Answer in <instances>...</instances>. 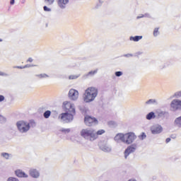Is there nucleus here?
I'll return each instance as SVG.
<instances>
[{"label":"nucleus","instance_id":"1","mask_svg":"<svg viewBox=\"0 0 181 181\" xmlns=\"http://www.w3.org/2000/svg\"><path fill=\"white\" fill-rule=\"evenodd\" d=\"M98 95V89L94 87L88 88L83 94V101L85 103H91L95 100V97Z\"/></svg>","mask_w":181,"mask_h":181},{"label":"nucleus","instance_id":"2","mask_svg":"<svg viewBox=\"0 0 181 181\" xmlns=\"http://www.w3.org/2000/svg\"><path fill=\"white\" fill-rule=\"evenodd\" d=\"M116 138H117V139H120V141L124 144L129 145L136 139V135H135V133L134 132H129L124 134L119 133L117 134Z\"/></svg>","mask_w":181,"mask_h":181},{"label":"nucleus","instance_id":"3","mask_svg":"<svg viewBox=\"0 0 181 181\" xmlns=\"http://www.w3.org/2000/svg\"><path fill=\"white\" fill-rule=\"evenodd\" d=\"M81 135L83 138H89L90 141H95L97 139V135L95 130H88L83 129L81 132Z\"/></svg>","mask_w":181,"mask_h":181},{"label":"nucleus","instance_id":"4","mask_svg":"<svg viewBox=\"0 0 181 181\" xmlns=\"http://www.w3.org/2000/svg\"><path fill=\"white\" fill-rule=\"evenodd\" d=\"M17 128L20 132L22 134L28 132L30 129V124L28 122L21 120L16 123Z\"/></svg>","mask_w":181,"mask_h":181},{"label":"nucleus","instance_id":"5","mask_svg":"<svg viewBox=\"0 0 181 181\" xmlns=\"http://www.w3.org/2000/svg\"><path fill=\"white\" fill-rule=\"evenodd\" d=\"M62 108L66 112H70L76 114V108H74V104L69 101H64L62 104Z\"/></svg>","mask_w":181,"mask_h":181},{"label":"nucleus","instance_id":"6","mask_svg":"<svg viewBox=\"0 0 181 181\" xmlns=\"http://www.w3.org/2000/svg\"><path fill=\"white\" fill-rule=\"evenodd\" d=\"M74 115H76L75 113H70L66 112L59 115V119H61V121H64V122H71V121L74 119Z\"/></svg>","mask_w":181,"mask_h":181},{"label":"nucleus","instance_id":"7","mask_svg":"<svg viewBox=\"0 0 181 181\" xmlns=\"http://www.w3.org/2000/svg\"><path fill=\"white\" fill-rule=\"evenodd\" d=\"M84 122L87 127H93V125L98 124V120H97L95 117H91L90 116L87 115L84 118Z\"/></svg>","mask_w":181,"mask_h":181},{"label":"nucleus","instance_id":"8","mask_svg":"<svg viewBox=\"0 0 181 181\" xmlns=\"http://www.w3.org/2000/svg\"><path fill=\"white\" fill-rule=\"evenodd\" d=\"M136 150V144H132L127 148L124 151V158L127 159L128 156H129V153H132V152H135Z\"/></svg>","mask_w":181,"mask_h":181},{"label":"nucleus","instance_id":"9","mask_svg":"<svg viewBox=\"0 0 181 181\" xmlns=\"http://www.w3.org/2000/svg\"><path fill=\"white\" fill-rule=\"evenodd\" d=\"M170 107L173 111H176L181 108V100H173L171 102Z\"/></svg>","mask_w":181,"mask_h":181},{"label":"nucleus","instance_id":"10","mask_svg":"<svg viewBox=\"0 0 181 181\" xmlns=\"http://www.w3.org/2000/svg\"><path fill=\"white\" fill-rule=\"evenodd\" d=\"M69 97L71 100H77L78 98V91L75 89H71L69 92Z\"/></svg>","mask_w":181,"mask_h":181},{"label":"nucleus","instance_id":"11","mask_svg":"<svg viewBox=\"0 0 181 181\" xmlns=\"http://www.w3.org/2000/svg\"><path fill=\"white\" fill-rule=\"evenodd\" d=\"M57 4L61 9H64L69 4V0H57Z\"/></svg>","mask_w":181,"mask_h":181},{"label":"nucleus","instance_id":"12","mask_svg":"<svg viewBox=\"0 0 181 181\" xmlns=\"http://www.w3.org/2000/svg\"><path fill=\"white\" fill-rule=\"evenodd\" d=\"M162 127L160 126H154L151 128L152 134H160L162 132Z\"/></svg>","mask_w":181,"mask_h":181},{"label":"nucleus","instance_id":"13","mask_svg":"<svg viewBox=\"0 0 181 181\" xmlns=\"http://www.w3.org/2000/svg\"><path fill=\"white\" fill-rule=\"evenodd\" d=\"M16 175L18 177H28V175L21 170H16Z\"/></svg>","mask_w":181,"mask_h":181},{"label":"nucleus","instance_id":"14","mask_svg":"<svg viewBox=\"0 0 181 181\" xmlns=\"http://www.w3.org/2000/svg\"><path fill=\"white\" fill-rule=\"evenodd\" d=\"M30 175L32 176V177H39V172H37V170L35 169H31L30 170Z\"/></svg>","mask_w":181,"mask_h":181},{"label":"nucleus","instance_id":"15","mask_svg":"<svg viewBox=\"0 0 181 181\" xmlns=\"http://www.w3.org/2000/svg\"><path fill=\"white\" fill-rule=\"evenodd\" d=\"M175 124L179 128H181V116L175 119Z\"/></svg>","mask_w":181,"mask_h":181},{"label":"nucleus","instance_id":"16","mask_svg":"<svg viewBox=\"0 0 181 181\" xmlns=\"http://www.w3.org/2000/svg\"><path fill=\"white\" fill-rule=\"evenodd\" d=\"M142 39V36H135V37H130V40H133V42H139Z\"/></svg>","mask_w":181,"mask_h":181},{"label":"nucleus","instance_id":"17","mask_svg":"<svg viewBox=\"0 0 181 181\" xmlns=\"http://www.w3.org/2000/svg\"><path fill=\"white\" fill-rule=\"evenodd\" d=\"M146 118L147 119H152V118H155V113H153V112L148 113L146 115Z\"/></svg>","mask_w":181,"mask_h":181},{"label":"nucleus","instance_id":"18","mask_svg":"<svg viewBox=\"0 0 181 181\" xmlns=\"http://www.w3.org/2000/svg\"><path fill=\"white\" fill-rule=\"evenodd\" d=\"M1 156L4 158V159H9V158L11 157V154L8 153H1Z\"/></svg>","mask_w":181,"mask_h":181},{"label":"nucleus","instance_id":"19","mask_svg":"<svg viewBox=\"0 0 181 181\" xmlns=\"http://www.w3.org/2000/svg\"><path fill=\"white\" fill-rule=\"evenodd\" d=\"M50 115H52V112H50V110H47L44 113V117H45L46 119L49 118Z\"/></svg>","mask_w":181,"mask_h":181},{"label":"nucleus","instance_id":"20","mask_svg":"<svg viewBox=\"0 0 181 181\" xmlns=\"http://www.w3.org/2000/svg\"><path fill=\"white\" fill-rule=\"evenodd\" d=\"M103 134H105V130H104V129H100V130H98V131L95 133V135H96L97 138H98V135H103Z\"/></svg>","mask_w":181,"mask_h":181},{"label":"nucleus","instance_id":"21","mask_svg":"<svg viewBox=\"0 0 181 181\" xmlns=\"http://www.w3.org/2000/svg\"><path fill=\"white\" fill-rule=\"evenodd\" d=\"M158 35H159V28H156L154 29L153 35L158 36Z\"/></svg>","mask_w":181,"mask_h":181},{"label":"nucleus","instance_id":"22","mask_svg":"<svg viewBox=\"0 0 181 181\" xmlns=\"http://www.w3.org/2000/svg\"><path fill=\"white\" fill-rule=\"evenodd\" d=\"M69 80H76V78H78V76L71 75L69 76Z\"/></svg>","mask_w":181,"mask_h":181},{"label":"nucleus","instance_id":"23","mask_svg":"<svg viewBox=\"0 0 181 181\" xmlns=\"http://www.w3.org/2000/svg\"><path fill=\"white\" fill-rule=\"evenodd\" d=\"M45 2H47V5H53L54 0H45Z\"/></svg>","mask_w":181,"mask_h":181},{"label":"nucleus","instance_id":"24","mask_svg":"<svg viewBox=\"0 0 181 181\" xmlns=\"http://www.w3.org/2000/svg\"><path fill=\"white\" fill-rule=\"evenodd\" d=\"M174 96L176 97L177 98H179L181 97V90L180 91H178L177 93H175L174 94Z\"/></svg>","mask_w":181,"mask_h":181},{"label":"nucleus","instance_id":"25","mask_svg":"<svg viewBox=\"0 0 181 181\" xmlns=\"http://www.w3.org/2000/svg\"><path fill=\"white\" fill-rule=\"evenodd\" d=\"M43 9H44V11H45V12H50V11H52V9L49 8V7H47V6H45L43 7Z\"/></svg>","mask_w":181,"mask_h":181},{"label":"nucleus","instance_id":"26","mask_svg":"<svg viewBox=\"0 0 181 181\" xmlns=\"http://www.w3.org/2000/svg\"><path fill=\"white\" fill-rule=\"evenodd\" d=\"M140 139H145V138H146V134H145V133H142L140 136H139Z\"/></svg>","mask_w":181,"mask_h":181},{"label":"nucleus","instance_id":"27","mask_svg":"<svg viewBox=\"0 0 181 181\" xmlns=\"http://www.w3.org/2000/svg\"><path fill=\"white\" fill-rule=\"evenodd\" d=\"M115 76L117 77H120V76H122V71H117V72H115Z\"/></svg>","mask_w":181,"mask_h":181},{"label":"nucleus","instance_id":"28","mask_svg":"<svg viewBox=\"0 0 181 181\" xmlns=\"http://www.w3.org/2000/svg\"><path fill=\"white\" fill-rule=\"evenodd\" d=\"M153 103H155V100L150 99L148 101L146 102V104H152Z\"/></svg>","mask_w":181,"mask_h":181},{"label":"nucleus","instance_id":"29","mask_svg":"<svg viewBox=\"0 0 181 181\" xmlns=\"http://www.w3.org/2000/svg\"><path fill=\"white\" fill-rule=\"evenodd\" d=\"M40 78H46L47 77V74H40L38 76Z\"/></svg>","mask_w":181,"mask_h":181},{"label":"nucleus","instance_id":"30","mask_svg":"<svg viewBox=\"0 0 181 181\" xmlns=\"http://www.w3.org/2000/svg\"><path fill=\"white\" fill-rule=\"evenodd\" d=\"M8 181H18V179L14 178V177H9L8 179Z\"/></svg>","mask_w":181,"mask_h":181},{"label":"nucleus","instance_id":"31","mask_svg":"<svg viewBox=\"0 0 181 181\" xmlns=\"http://www.w3.org/2000/svg\"><path fill=\"white\" fill-rule=\"evenodd\" d=\"M4 100H5V97L2 95H0V103H1V101H4Z\"/></svg>","mask_w":181,"mask_h":181},{"label":"nucleus","instance_id":"32","mask_svg":"<svg viewBox=\"0 0 181 181\" xmlns=\"http://www.w3.org/2000/svg\"><path fill=\"white\" fill-rule=\"evenodd\" d=\"M95 73H97V71H90L89 74H95Z\"/></svg>","mask_w":181,"mask_h":181},{"label":"nucleus","instance_id":"33","mask_svg":"<svg viewBox=\"0 0 181 181\" xmlns=\"http://www.w3.org/2000/svg\"><path fill=\"white\" fill-rule=\"evenodd\" d=\"M170 141V138H167L165 140L166 144H169Z\"/></svg>","mask_w":181,"mask_h":181},{"label":"nucleus","instance_id":"34","mask_svg":"<svg viewBox=\"0 0 181 181\" xmlns=\"http://www.w3.org/2000/svg\"><path fill=\"white\" fill-rule=\"evenodd\" d=\"M10 4L11 5H13V4H15V0H11Z\"/></svg>","mask_w":181,"mask_h":181},{"label":"nucleus","instance_id":"35","mask_svg":"<svg viewBox=\"0 0 181 181\" xmlns=\"http://www.w3.org/2000/svg\"><path fill=\"white\" fill-rule=\"evenodd\" d=\"M0 76H6V74L0 71Z\"/></svg>","mask_w":181,"mask_h":181},{"label":"nucleus","instance_id":"36","mask_svg":"<svg viewBox=\"0 0 181 181\" xmlns=\"http://www.w3.org/2000/svg\"><path fill=\"white\" fill-rule=\"evenodd\" d=\"M171 138H173V139H175V138H176V135H171Z\"/></svg>","mask_w":181,"mask_h":181},{"label":"nucleus","instance_id":"37","mask_svg":"<svg viewBox=\"0 0 181 181\" xmlns=\"http://www.w3.org/2000/svg\"><path fill=\"white\" fill-rule=\"evenodd\" d=\"M28 62H33V59L32 58H29V59H28Z\"/></svg>","mask_w":181,"mask_h":181},{"label":"nucleus","instance_id":"38","mask_svg":"<svg viewBox=\"0 0 181 181\" xmlns=\"http://www.w3.org/2000/svg\"><path fill=\"white\" fill-rule=\"evenodd\" d=\"M128 181H136V180L131 179V180H129Z\"/></svg>","mask_w":181,"mask_h":181},{"label":"nucleus","instance_id":"39","mask_svg":"<svg viewBox=\"0 0 181 181\" xmlns=\"http://www.w3.org/2000/svg\"><path fill=\"white\" fill-rule=\"evenodd\" d=\"M0 42H2V39H0Z\"/></svg>","mask_w":181,"mask_h":181}]
</instances>
